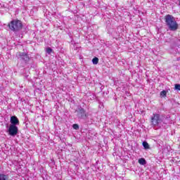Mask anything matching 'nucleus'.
Listing matches in <instances>:
<instances>
[{
  "label": "nucleus",
  "instance_id": "1",
  "mask_svg": "<svg viewBox=\"0 0 180 180\" xmlns=\"http://www.w3.org/2000/svg\"><path fill=\"white\" fill-rule=\"evenodd\" d=\"M167 119L168 117H166L165 115H161L158 113H153V115L150 117V126L153 127V129H161L163 124H167Z\"/></svg>",
  "mask_w": 180,
  "mask_h": 180
},
{
  "label": "nucleus",
  "instance_id": "2",
  "mask_svg": "<svg viewBox=\"0 0 180 180\" xmlns=\"http://www.w3.org/2000/svg\"><path fill=\"white\" fill-rule=\"evenodd\" d=\"M165 22L167 27H168L169 30L171 32H176L178 27H179L178 22H176L175 18L172 15L167 14L165 15Z\"/></svg>",
  "mask_w": 180,
  "mask_h": 180
},
{
  "label": "nucleus",
  "instance_id": "3",
  "mask_svg": "<svg viewBox=\"0 0 180 180\" xmlns=\"http://www.w3.org/2000/svg\"><path fill=\"white\" fill-rule=\"evenodd\" d=\"M8 27L14 33H18V32H20L23 29V23L20 20H13L9 22Z\"/></svg>",
  "mask_w": 180,
  "mask_h": 180
},
{
  "label": "nucleus",
  "instance_id": "4",
  "mask_svg": "<svg viewBox=\"0 0 180 180\" xmlns=\"http://www.w3.org/2000/svg\"><path fill=\"white\" fill-rule=\"evenodd\" d=\"M18 60L22 62V67L27 65L30 61V58L26 52H19L18 53Z\"/></svg>",
  "mask_w": 180,
  "mask_h": 180
},
{
  "label": "nucleus",
  "instance_id": "5",
  "mask_svg": "<svg viewBox=\"0 0 180 180\" xmlns=\"http://www.w3.org/2000/svg\"><path fill=\"white\" fill-rule=\"evenodd\" d=\"M76 116L79 120H85L88 117V115L86 114V110L84 109L82 107L79 106L77 109L75 110Z\"/></svg>",
  "mask_w": 180,
  "mask_h": 180
},
{
  "label": "nucleus",
  "instance_id": "6",
  "mask_svg": "<svg viewBox=\"0 0 180 180\" xmlns=\"http://www.w3.org/2000/svg\"><path fill=\"white\" fill-rule=\"evenodd\" d=\"M7 131L9 136H11L12 137H15V136L18 134L19 129H18V127L15 125H10Z\"/></svg>",
  "mask_w": 180,
  "mask_h": 180
},
{
  "label": "nucleus",
  "instance_id": "7",
  "mask_svg": "<svg viewBox=\"0 0 180 180\" xmlns=\"http://www.w3.org/2000/svg\"><path fill=\"white\" fill-rule=\"evenodd\" d=\"M10 122L11 123L10 126H19V119L15 115L11 117Z\"/></svg>",
  "mask_w": 180,
  "mask_h": 180
},
{
  "label": "nucleus",
  "instance_id": "8",
  "mask_svg": "<svg viewBox=\"0 0 180 180\" xmlns=\"http://www.w3.org/2000/svg\"><path fill=\"white\" fill-rule=\"evenodd\" d=\"M179 41H180L179 39L176 37H174V38L169 39V43H170L173 46H178V44H179Z\"/></svg>",
  "mask_w": 180,
  "mask_h": 180
},
{
  "label": "nucleus",
  "instance_id": "9",
  "mask_svg": "<svg viewBox=\"0 0 180 180\" xmlns=\"http://www.w3.org/2000/svg\"><path fill=\"white\" fill-rule=\"evenodd\" d=\"M9 176L8 174H0V180H8Z\"/></svg>",
  "mask_w": 180,
  "mask_h": 180
},
{
  "label": "nucleus",
  "instance_id": "10",
  "mask_svg": "<svg viewBox=\"0 0 180 180\" xmlns=\"http://www.w3.org/2000/svg\"><path fill=\"white\" fill-rule=\"evenodd\" d=\"M138 162L140 165H146V164H147V161L144 158L139 159Z\"/></svg>",
  "mask_w": 180,
  "mask_h": 180
},
{
  "label": "nucleus",
  "instance_id": "11",
  "mask_svg": "<svg viewBox=\"0 0 180 180\" xmlns=\"http://www.w3.org/2000/svg\"><path fill=\"white\" fill-rule=\"evenodd\" d=\"M142 146L143 148H145V150H148V148H150V145H148V143H147V141H143L142 143Z\"/></svg>",
  "mask_w": 180,
  "mask_h": 180
},
{
  "label": "nucleus",
  "instance_id": "12",
  "mask_svg": "<svg viewBox=\"0 0 180 180\" xmlns=\"http://www.w3.org/2000/svg\"><path fill=\"white\" fill-rule=\"evenodd\" d=\"M92 63L93 64H94V65H96V64H98V63H99V58H98L97 57H95L92 59Z\"/></svg>",
  "mask_w": 180,
  "mask_h": 180
},
{
  "label": "nucleus",
  "instance_id": "13",
  "mask_svg": "<svg viewBox=\"0 0 180 180\" xmlns=\"http://www.w3.org/2000/svg\"><path fill=\"white\" fill-rule=\"evenodd\" d=\"M46 52L47 54H51V53H53V49L48 47L46 48Z\"/></svg>",
  "mask_w": 180,
  "mask_h": 180
},
{
  "label": "nucleus",
  "instance_id": "14",
  "mask_svg": "<svg viewBox=\"0 0 180 180\" xmlns=\"http://www.w3.org/2000/svg\"><path fill=\"white\" fill-rule=\"evenodd\" d=\"M160 96H162V98H165L167 96V91L163 90L160 92Z\"/></svg>",
  "mask_w": 180,
  "mask_h": 180
},
{
  "label": "nucleus",
  "instance_id": "15",
  "mask_svg": "<svg viewBox=\"0 0 180 180\" xmlns=\"http://www.w3.org/2000/svg\"><path fill=\"white\" fill-rule=\"evenodd\" d=\"M72 127L75 130H79V125H78V124H74L72 125Z\"/></svg>",
  "mask_w": 180,
  "mask_h": 180
},
{
  "label": "nucleus",
  "instance_id": "16",
  "mask_svg": "<svg viewBox=\"0 0 180 180\" xmlns=\"http://www.w3.org/2000/svg\"><path fill=\"white\" fill-rule=\"evenodd\" d=\"M174 89H175L176 91H180V84H176L174 85Z\"/></svg>",
  "mask_w": 180,
  "mask_h": 180
},
{
  "label": "nucleus",
  "instance_id": "17",
  "mask_svg": "<svg viewBox=\"0 0 180 180\" xmlns=\"http://www.w3.org/2000/svg\"><path fill=\"white\" fill-rule=\"evenodd\" d=\"M27 77H29V75H26V76H25V78L27 79Z\"/></svg>",
  "mask_w": 180,
  "mask_h": 180
},
{
  "label": "nucleus",
  "instance_id": "18",
  "mask_svg": "<svg viewBox=\"0 0 180 180\" xmlns=\"http://www.w3.org/2000/svg\"><path fill=\"white\" fill-rule=\"evenodd\" d=\"M6 127H9V126L7 124V125H6Z\"/></svg>",
  "mask_w": 180,
  "mask_h": 180
}]
</instances>
